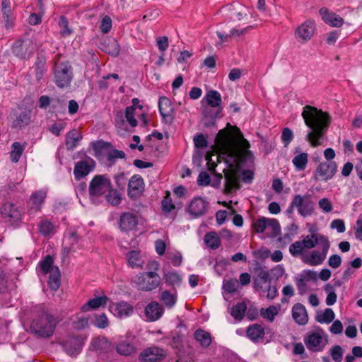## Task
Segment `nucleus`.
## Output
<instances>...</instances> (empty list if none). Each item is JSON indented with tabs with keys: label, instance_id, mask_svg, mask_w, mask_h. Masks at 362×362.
<instances>
[{
	"label": "nucleus",
	"instance_id": "nucleus-1",
	"mask_svg": "<svg viewBox=\"0 0 362 362\" xmlns=\"http://www.w3.org/2000/svg\"><path fill=\"white\" fill-rule=\"evenodd\" d=\"M301 115L305 124L310 129L305 140L313 147L322 145L331 123L330 115L311 105H305Z\"/></svg>",
	"mask_w": 362,
	"mask_h": 362
},
{
	"label": "nucleus",
	"instance_id": "nucleus-2",
	"mask_svg": "<svg viewBox=\"0 0 362 362\" xmlns=\"http://www.w3.org/2000/svg\"><path fill=\"white\" fill-rule=\"evenodd\" d=\"M227 127L230 129H223L218 131L216 144L219 153L223 156L227 163H234L238 162L240 158V147L247 149L250 147L249 142L243 138V135L240 129L236 127H232L230 123L227 124Z\"/></svg>",
	"mask_w": 362,
	"mask_h": 362
},
{
	"label": "nucleus",
	"instance_id": "nucleus-3",
	"mask_svg": "<svg viewBox=\"0 0 362 362\" xmlns=\"http://www.w3.org/2000/svg\"><path fill=\"white\" fill-rule=\"evenodd\" d=\"M36 313L30 324L31 332L37 337H50L59 322L57 317L41 305L36 308Z\"/></svg>",
	"mask_w": 362,
	"mask_h": 362
},
{
	"label": "nucleus",
	"instance_id": "nucleus-4",
	"mask_svg": "<svg viewBox=\"0 0 362 362\" xmlns=\"http://www.w3.org/2000/svg\"><path fill=\"white\" fill-rule=\"evenodd\" d=\"M147 267L155 271L140 273L134 280L137 288L144 291H151L158 287L160 284V277L156 272L159 269L158 262L153 261L148 264Z\"/></svg>",
	"mask_w": 362,
	"mask_h": 362
},
{
	"label": "nucleus",
	"instance_id": "nucleus-5",
	"mask_svg": "<svg viewBox=\"0 0 362 362\" xmlns=\"http://www.w3.org/2000/svg\"><path fill=\"white\" fill-rule=\"evenodd\" d=\"M112 184L107 175H95L90 180L88 194L91 202L98 204L103 201V196L110 189Z\"/></svg>",
	"mask_w": 362,
	"mask_h": 362
},
{
	"label": "nucleus",
	"instance_id": "nucleus-6",
	"mask_svg": "<svg viewBox=\"0 0 362 362\" xmlns=\"http://www.w3.org/2000/svg\"><path fill=\"white\" fill-rule=\"evenodd\" d=\"M54 82L58 88H63L70 86L73 79V68L66 62L56 63L53 68Z\"/></svg>",
	"mask_w": 362,
	"mask_h": 362
},
{
	"label": "nucleus",
	"instance_id": "nucleus-7",
	"mask_svg": "<svg viewBox=\"0 0 362 362\" xmlns=\"http://www.w3.org/2000/svg\"><path fill=\"white\" fill-rule=\"evenodd\" d=\"M337 172V164L334 161H324L318 163L313 172V179L316 182H327Z\"/></svg>",
	"mask_w": 362,
	"mask_h": 362
},
{
	"label": "nucleus",
	"instance_id": "nucleus-8",
	"mask_svg": "<svg viewBox=\"0 0 362 362\" xmlns=\"http://www.w3.org/2000/svg\"><path fill=\"white\" fill-rule=\"evenodd\" d=\"M35 49V45L29 38L17 40L12 46L13 54L21 59H29Z\"/></svg>",
	"mask_w": 362,
	"mask_h": 362
},
{
	"label": "nucleus",
	"instance_id": "nucleus-9",
	"mask_svg": "<svg viewBox=\"0 0 362 362\" xmlns=\"http://www.w3.org/2000/svg\"><path fill=\"white\" fill-rule=\"evenodd\" d=\"M293 204L296 206L298 214L303 217L310 216L315 206V203L312 199V195L308 193L304 195H294Z\"/></svg>",
	"mask_w": 362,
	"mask_h": 362
},
{
	"label": "nucleus",
	"instance_id": "nucleus-10",
	"mask_svg": "<svg viewBox=\"0 0 362 362\" xmlns=\"http://www.w3.org/2000/svg\"><path fill=\"white\" fill-rule=\"evenodd\" d=\"M85 339L82 335L73 334L67 336L60 342L64 351L69 356H76L82 350Z\"/></svg>",
	"mask_w": 362,
	"mask_h": 362
},
{
	"label": "nucleus",
	"instance_id": "nucleus-11",
	"mask_svg": "<svg viewBox=\"0 0 362 362\" xmlns=\"http://www.w3.org/2000/svg\"><path fill=\"white\" fill-rule=\"evenodd\" d=\"M320 244L322 246V252L314 250L311 252L309 257H305L303 262L309 265L320 264L326 258L327 254L330 247V243L327 236H322L320 238Z\"/></svg>",
	"mask_w": 362,
	"mask_h": 362
},
{
	"label": "nucleus",
	"instance_id": "nucleus-12",
	"mask_svg": "<svg viewBox=\"0 0 362 362\" xmlns=\"http://www.w3.org/2000/svg\"><path fill=\"white\" fill-rule=\"evenodd\" d=\"M315 32V23L313 20H307L300 25L295 31V37L301 44L309 41Z\"/></svg>",
	"mask_w": 362,
	"mask_h": 362
},
{
	"label": "nucleus",
	"instance_id": "nucleus-13",
	"mask_svg": "<svg viewBox=\"0 0 362 362\" xmlns=\"http://www.w3.org/2000/svg\"><path fill=\"white\" fill-rule=\"evenodd\" d=\"M145 184L142 177L134 175L128 181L127 195L130 199H136L143 194Z\"/></svg>",
	"mask_w": 362,
	"mask_h": 362
},
{
	"label": "nucleus",
	"instance_id": "nucleus-14",
	"mask_svg": "<svg viewBox=\"0 0 362 362\" xmlns=\"http://www.w3.org/2000/svg\"><path fill=\"white\" fill-rule=\"evenodd\" d=\"M165 351L159 347L152 346L144 349L139 355L141 362H158L165 358Z\"/></svg>",
	"mask_w": 362,
	"mask_h": 362
},
{
	"label": "nucleus",
	"instance_id": "nucleus-15",
	"mask_svg": "<svg viewBox=\"0 0 362 362\" xmlns=\"http://www.w3.org/2000/svg\"><path fill=\"white\" fill-rule=\"evenodd\" d=\"M47 197V192L44 190H39L33 192L27 204L28 213L29 215H35L41 210L42 204Z\"/></svg>",
	"mask_w": 362,
	"mask_h": 362
},
{
	"label": "nucleus",
	"instance_id": "nucleus-16",
	"mask_svg": "<svg viewBox=\"0 0 362 362\" xmlns=\"http://www.w3.org/2000/svg\"><path fill=\"white\" fill-rule=\"evenodd\" d=\"M95 163L91 158L76 163L74 175L75 179L80 180L88 175L95 168Z\"/></svg>",
	"mask_w": 362,
	"mask_h": 362
},
{
	"label": "nucleus",
	"instance_id": "nucleus-17",
	"mask_svg": "<svg viewBox=\"0 0 362 362\" xmlns=\"http://www.w3.org/2000/svg\"><path fill=\"white\" fill-rule=\"evenodd\" d=\"M1 214L6 221L11 223H18L21 219V211L13 203H4L1 208Z\"/></svg>",
	"mask_w": 362,
	"mask_h": 362
},
{
	"label": "nucleus",
	"instance_id": "nucleus-18",
	"mask_svg": "<svg viewBox=\"0 0 362 362\" xmlns=\"http://www.w3.org/2000/svg\"><path fill=\"white\" fill-rule=\"evenodd\" d=\"M158 108L164 122L171 124L174 121L175 111L170 99L165 96L160 97L158 101Z\"/></svg>",
	"mask_w": 362,
	"mask_h": 362
},
{
	"label": "nucleus",
	"instance_id": "nucleus-19",
	"mask_svg": "<svg viewBox=\"0 0 362 362\" xmlns=\"http://www.w3.org/2000/svg\"><path fill=\"white\" fill-rule=\"evenodd\" d=\"M209 207V203L202 197H194L190 202L187 212L193 217L198 218L204 215Z\"/></svg>",
	"mask_w": 362,
	"mask_h": 362
},
{
	"label": "nucleus",
	"instance_id": "nucleus-20",
	"mask_svg": "<svg viewBox=\"0 0 362 362\" xmlns=\"http://www.w3.org/2000/svg\"><path fill=\"white\" fill-rule=\"evenodd\" d=\"M110 310L116 317L123 318L130 316L134 311L133 306L125 301L112 303L110 305Z\"/></svg>",
	"mask_w": 362,
	"mask_h": 362
},
{
	"label": "nucleus",
	"instance_id": "nucleus-21",
	"mask_svg": "<svg viewBox=\"0 0 362 362\" xmlns=\"http://www.w3.org/2000/svg\"><path fill=\"white\" fill-rule=\"evenodd\" d=\"M138 219L136 216L131 212H124L119 220V228L124 232L133 230L136 228Z\"/></svg>",
	"mask_w": 362,
	"mask_h": 362
},
{
	"label": "nucleus",
	"instance_id": "nucleus-22",
	"mask_svg": "<svg viewBox=\"0 0 362 362\" xmlns=\"http://www.w3.org/2000/svg\"><path fill=\"white\" fill-rule=\"evenodd\" d=\"M163 313L164 309L163 306L156 301L148 303L145 308V315L150 322L159 320L163 315Z\"/></svg>",
	"mask_w": 362,
	"mask_h": 362
},
{
	"label": "nucleus",
	"instance_id": "nucleus-23",
	"mask_svg": "<svg viewBox=\"0 0 362 362\" xmlns=\"http://www.w3.org/2000/svg\"><path fill=\"white\" fill-rule=\"evenodd\" d=\"M319 12L322 20L330 26L339 28L344 23V20L341 17L335 13L330 12L327 8H320Z\"/></svg>",
	"mask_w": 362,
	"mask_h": 362
},
{
	"label": "nucleus",
	"instance_id": "nucleus-24",
	"mask_svg": "<svg viewBox=\"0 0 362 362\" xmlns=\"http://www.w3.org/2000/svg\"><path fill=\"white\" fill-rule=\"evenodd\" d=\"M46 62L47 59L45 55L38 53L32 68L37 82H40L43 78L47 72Z\"/></svg>",
	"mask_w": 362,
	"mask_h": 362
},
{
	"label": "nucleus",
	"instance_id": "nucleus-25",
	"mask_svg": "<svg viewBox=\"0 0 362 362\" xmlns=\"http://www.w3.org/2000/svg\"><path fill=\"white\" fill-rule=\"evenodd\" d=\"M31 112L30 110H23L20 112L13 113L14 117L12 120V127L16 129H22L28 125L30 122Z\"/></svg>",
	"mask_w": 362,
	"mask_h": 362
},
{
	"label": "nucleus",
	"instance_id": "nucleus-26",
	"mask_svg": "<svg viewBox=\"0 0 362 362\" xmlns=\"http://www.w3.org/2000/svg\"><path fill=\"white\" fill-rule=\"evenodd\" d=\"M223 172L226 180V190L229 192L234 189H240V177L237 172L234 170H226Z\"/></svg>",
	"mask_w": 362,
	"mask_h": 362
},
{
	"label": "nucleus",
	"instance_id": "nucleus-27",
	"mask_svg": "<svg viewBox=\"0 0 362 362\" xmlns=\"http://www.w3.org/2000/svg\"><path fill=\"white\" fill-rule=\"evenodd\" d=\"M222 112V107H212L209 105L205 107L202 114L204 119V125L206 127L214 126L216 120Z\"/></svg>",
	"mask_w": 362,
	"mask_h": 362
},
{
	"label": "nucleus",
	"instance_id": "nucleus-28",
	"mask_svg": "<svg viewBox=\"0 0 362 362\" xmlns=\"http://www.w3.org/2000/svg\"><path fill=\"white\" fill-rule=\"evenodd\" d=\"M292 317L294 321L300 325H305L308 321V316L305 307L299 303H296L293 306Z\"/></svg>",
	"mask_w": 362,
	"mask_h": 362
},
{
	"label": "nucleus",
	"instance_id": "nucleus-29",
	"mask_svg": "<svg viewBox=\"0 0 362 362\" xmlns=\"http://www.w3.org/2000/svg\"><path fill=\"white\" fill-rule=\"evenodd\" d=\"M322 341V336L319 333L313 332L304 339L305 344L311 351H322L323 346H321Z\"/></svg>",
	"mask_w": 362,
	"mask_h": 362
},
{
	"label": "nucleus",
	"instance_id": "nucleus-30",
	"mask_svg": "<svg viewBox=\"0 0 362 362\" xmlns=\"http://www.w3.org/2000/svg\"><path fill=\"white\" fill-rule=\"evenodd\" d=\"M39 233L45 237H51L55 233V226L52 222L47 219H42L38 223Z\"/></svg>",
	"mask_w": 362,
	"mask_h": 362
},
{
	"label": "nucleus",
	"instance_id": "nucleus-31",
	"mask_svg": "<svg viewBox=\"0 0 362 362\" xmlns=\"http://www.w3.org/2000/svg\"><path fill=\"white\" fill-rule=\"evenodd\" d=\"M82 139L81 134L76 130L73 129L69 132L66 136L65 145L69 151L73 150L77 144V142Z\"/></svg>",
	"mask_w": 362,
	"mask_h": 362
},
{
	"label": "nucleus",
	"instance_id": "nucleus-32",
	"mask_svg": "<svg viewBox=\"0 0 362 362\" xmlns=\"http://www.w3.org/2000/svg\"><path fill=\"white\" fill-rule=\"evenodd\" d=\"M91 344L94 349L99 353L108 352L112 347L110 341L105 337H98L94 339L92 341Z\"/></svg>",
	"mask_w": 362,
	"mask_h": 362
},
{
	"label": "nucleus",
	"instance_id": "nucleus-33",
	"mask_svg": "<svg viewBox=\"0 0 362 362\" xmlns=\"http://www.w3.org/2000/svg\"><path fill=\"white\" fill-rule=\"evenodd\" d=\"M117 352L122 356H128L136 352L135 346L127 340L119 341L116 347Z\"/></svg>",
	"mask_w": 362,
	"mask_h": 362
},
{
	"label": "nucleus",
	"instance_id": "nucleus-34",
	"mask_svg": "<svg viewBox=\"0 0 362 362\" xmlns=\"http://www.w3.org/2000/svg\"><path fill=\"white\" fill-rule=\"evenodd\" d=\"M160 300L167 308L171 309L177 303V293L175 291L172 293L169 291H163L160 293Z\"/></svg>",
	"mask_w": 362,
	"mask_h": 362
},
{
	"label": "nucleus",
	"instance_id": "nucleus-35",
	"mask_svg": "<svg viewBox=\"0 0 362 362\" xmlns=\"http://www.w3.org/2000/svg\"><path fill=\"white\" fill-rule=\"evenodd\" d=\"M107 300V298L105 296L94 298L83 305L81 309L83 312L89 311L90 309H97L101 305H105Z\"/></svg>",
	"mask_w": 362,
	"mask_h": 362
},
{
	"label": "nucleus",
	"instance_id": "nucleus-36",
	"mask_svg": "<svg viewBox=\"0 0 362 362\" xmlns=\"http://www.w3.org/2000/svg\"><path fill=\"white\" fill-rule=\"evenodd\" d=\"M247 337L252 341H257L264 336V330L262 325L254 324L248 327L247 329Z\"/></svg>",
	"mask_w": 362,
	"mask_h": 362
},
{
	"label": "nucleus",
	"instance_id": "nucleus-37",
	"mask_svg": "<svg viewBox=\"0 0 362 362\" xmlns=\"http://www.w3.org/2000/svg\"><path fill=\"white\" fill-rule=\"evenodd\" d=\"M205 99L207 102L208 105L216 108L221 107V96L219 92H218L217 90H209L206 93Z\"/></svg>",
	"mask_w": 362,
	"mask_h": 362
},
{
	"label": "nucleus",
	"instance_id": "nucleus-38",
	"mask_svg": "<svg viewBox=\"0 0 362 362\" xmlns=\"http://www.w3.org/2000/svg\"><path fill=\"white\" fill-rule=\"evenodd\" d=\"M194 335L195 339L199 342L202 346L209 347L211 345V337L208 332L199 329L195 331Z\"/></svg>",
	"mask_w": 362,
	"mask_h": 362
},
{
	"label": "nucleus",
	"instance_id": "nucleus-39",
	"mask_svg": "<svg viewBox=\"0 0 362 362\" xmlns=\"http://www.w3.org/2000/svg\"><path fill=\"white\" fill-rule=\"evenodd\" d=\"M48 285L52 291L59 289L61 285V274L59 268H53L49 273Z\"/></svg>",
	"mask_w": 362,
	"mask_h": 362
},
{
	"label": "nucleus",
	"instance_id": "nucleus-40",
	"mask_svg": "<svg viewBox=\"0 0 362 362\" xmlns=\"http://www.w3.org/2000/svg\"><path fill=\"white\" fill-rule=\"evenodd\" d=\"M280 308V305L277 306L269 305L267 308H262L260 310V315L263 318L267 319L269 322H273L275 317L279 314Z\"/></svg>",
	"mask_w": 362,
	"mask_h": 362
},
{
	"label": "nucleus",
	"instance_id": "nucleus-41",
	"mask_svg": "<svg viewBox=\"0 0 362 362\" xmlns=\"http://www.w3.org/2000/svg\"><path fill=\"white\" fill-rule=\"evenodd\" d=\"M204 243L207 247L216 250L221 245L220 237L216 232H209L204 236Z\"/></svg>",
	"mask_w": 362,
	"mask_h": 362
},
{
	"label": "nucleus",
	"instance_id": "nucleus-42",
	"mask_svg": "<svg viewBox=\"0 0 362 362\" xmlns=\"http://www.w3.org/2000/svg\"><path fill=\"white\" fill-rule=\"evenodd\" d=\"M103 50L113 57H117L119 54L120 46L115 39L112 38L109 39L106 44H104Z\"/></svg>",
	"mask_w": 362,
	"mask_h": 362
},
{
	"label": "nucleus",
	"instance_id": "nucleus-43",
	"mask_svg": "<svg viewBox=\"0 0 362 362\" xmlns=\"http://www.w3.org/2000/svg\"><path fill=\"white\" fill-rule=\"evenodd\" d=\"M335 317V314L332 309L326 308L323 313H318L315 317V320L321 323L329 324Z\"/></svg>",
	"mask_w": 362,
	"mask_h": 362
},
{
	"label": "nucleus",
	"instance_id": "nucleus-44",
	"mask_svg": "<svg viewBox=\"0 0 362 362\" xmlns=\"http://www.w3.org/2000/svg\"><path fill=\"white\" fill-rule=\"evenodd\" d=\"M165 284L173 287L180 285L182 282L181 276L176 272H170L163 275Z\"/></svg>",
	"mask_w": 362,
	"mask_h": 362
},
{
	"label": "nucleus",
	"instance_id": "nucleus-45",
	"mask_svg": "<svg viewBox=\"0 0 362 362\" xmlns=\"http://www.w3.org/2000/svg\"><path fill=\"white\" fill-rule=\"evenodd\" d=\"M246 310V304L243 302L238 303L232 308L230 314L235 320L240 321L244 317Z\"/></svg>",
	"mask_w": 362,
	"mask_h": 362
},
{
	"label": "nucleus",
	"instance_id": "nucleus-46",
	"mask_svg": "<svg viewBox=\"0 0 362 362\" xmlns=\"http://www.w3.org/2000/svg\"><path fill=\"white\" fill-rule=\"evenodd\" d=\"M323 235H317L316 234H312L310 235L305 236L301 241L304 249H311L315 247L318 243L320 244V238Z\"/></svg>",
	"mask_w": 362,
	"mask_h": 362
},
{
	"label": "nucleus",
	"instance_id": "nucleus-47",
	"mask_svg": "<svg viewBox=\"0 0 362 362\" xmlns=\"http://www.w3.org/2000/svg\"><path fill=\"white\" fill-rule=\"evenodd\" d=\"M105 199L112 206H117L122 201V195L117 189L111 187L110 189L105 194Z\"/></svg>",
	"mask_w": 362,
	"mask_h": 362
},
{
	"label": "nucleus",
	"instance_id": "nucleus-48",
	"mask_svg": "<svg viewBox=\"0 0 362 362\" xmlns=\"http://www.w3.org/2000/svg\"><path fill=\"white\" fill-rule=\"evenodd\" d=\"M308 153H301L297 156H296L293 160L292 163L294 166L298 170H304L306 168L308 163Z\"/></svg>",
	"mask_w": 362,
	"mask_h": 362
},
{
	"label": "nucleus",
	"instance_id": "nucleus-49",
	"mask_svg": "<svg viewBox=\"0 0 362 362\" xmlns=\"http://www.w3.org/2000/svg\"><path fill=\"white\" fill-rule=\"evenodd\" d=\"M54 260L50 255L46 256L40 262V271L44 274H49L52 272L53 268H58V267L53 265Z\"/></svg>",
	"mask_w": 362,
	"mask_h": 362
},
{
	"label": "nucleus",
	"instance_id": "nucleus-50",
	"mask_svg": "<svg viewBox=\"0 0 362 362\" xmlns=\"http://www.w3.org/2000/svg\"><path fill=\"white\" fill-rule=\"evenodd\" d=\"M58 25L60 28V35L62 37H65L73 33V30L69 26L68 19L64 16H62L59 18Z\"/></svg>",
	"mask_w": 362,
	"mask_h": 362
},
{
	"label": "nucleus",
	"instance_id": "nucleus-51",
	"mask_svg": "<svg viewBox=\"0 0 362 362\" xmlns=\"http://www.w3.org/2000/svg\"><path fill=\"white\" fill-rule=\"evenodd\" d=\"M24 151V146L19 142H14L12 144V151L10 153V158L12 162L17 163Z\"/></svg>",
	"mask_w": 362,
	"mask_h": 362
},
{
	"label": "nucleus",
	"instance_id": "nucleus-52",
	"mask_svg": "<svg viewBox=\"0 0 362 362\" xmlns=\"http://www.w3.org/2000/svg\"><path fill=\"white\" fill-rule=\"evenodd\" d=\"M139 252L136 250H132L127 254V261L129 264L132 267H141L142 261L139 257Z\"/></svg>",
	"mask_w": 362,
	"mask_h": 362
},
{
	"label": "nucleus",
	"instance_id": "nucleus-53",
	"mask_svg": "<svg viewBox=\"0 0 362 362\" xmlns=\"http://www.w3.org/2000/svg\"><path fill=\"white\" fill-rule=\"evenodd\" d=\"M270 230L269 235L275 238L279 235L281 232V227L279 221L275 218H269L268 220L267 228Z\"/></svg>",
	"mask_w": 362,
	"mask_h": 362
},
{
	"label": "nucleus",
	"instance_id": "nucleus-54",
	"mask_svg": "<svg viewBox=\"0 0 362 362\" xmlns=\"http://www.w3.org/2000/svg\"><path fill=\"white\" fill-rule=\"evenodd\" d=\"M93 325L99 329H105L109 325L108 319L105 314H95L94 315Z\"/></svg>",
	"mask_w": 362,
	"mask_h": 362
},
{
	"label": "nucleus",
	"instance_id": "nucleus-55",
	"mask_svg": "<svg viewBox=\"0 0 362 362\" xmlns=\"http://www.w3.org/2000/svg\"><path fill=\"white\" fill-rule=\"evenodd\" d=\"M333 290L334 287L330 284L325 285V291L328 293L326 298V304L327 305H332L337 301V296L335 292L333 291Z\"/></svg>",
	"mask_w": 362,
	"mask_h": 362
},
{
	"label": "nucleus",
	"instance_id": "nucleus-56",
	"mask_svg": "<svg viewBox=\"0 0 362 362\" xmlns=\"http://www.w3.org/2000/svg\"><path fill=\"white\" fill-rule=\"evenodd\" d=\"M239 286V282L237 279H229L224 281L223 284V289L228 293H235Z\"/></svg>",
	"mask_w": 362,
	"mask_h": 362
},
{
	"label": "nucleus",
	"instance_id": "nucleus-57",
	"mask_svg": "<svg viewBox=\"0 0 362 362\" xmlns=\"http://www.w3.org/2000/svg\"><path fill=\"white\" fill-rule=\"evenodd\" d=\"M329 354L335 362H341L342 361L344 350L341 346L335 345L330 349Z\"/></svg>",
	"mask_w": 362,
	"mask_h": 362
},
{
	"label": "nucleus",
	"instance_id": "nucleus-58",
	"mask_svg": "<svg viewBox=\"0 0 362 362\" xmlns=\"http://www.w3.org/2000/svg\"><path fill=\"white\" fill-rule=\"evenodd\" d=\"M269 218L261 217L253 223V227L257 233H264L268 226Z\"/></svg>",
	"mask_w": 362,
	"mask_h": 362
},
{
	"label": "nucleus",
	"instance_id": "nucleus-59",
	"mask_svg": "<svg viewBox=\"0 0 362 362\" xmlns=\"http://www.w3.org/2000/svg\"><path fill=\"white\" fill-rule=\"evenodd\" d=\"M136 108L134 106H128L125 110V117L129 124L135 127L137 125V120L134 117Z\"/></svg>",
	"mask_w": 362,
	"mask_h": 362
},
{
	"label": "nucleus",
	"instance_id": "nucleus-60",
	"mask_svg": "<svg viewBox=\"0 0 362 362\" xmlns=\"http://www.w3.org/2000/svg\"><path fill=\"white\" fill-rule=\"evenodd\" d=\"M304 250L301 241H296L289 246V252L293 257L302 255Z\"/></svg>",
	"mask_w": 362,
	"mask_h": 362
},
{
	"label": "nucleus",
	"instance_id": "nucleus-61",
	"mask_svg": "<svg viewBox=\"0 0 362 362\" xmlns=\"http://www.w3.org/2000/svg\"><path fill=\"white\" fill-rule=\"evenodd\" d=\"M125 156L126 154L123 151L113 149L107 153V159L109 162L114 163L117 158L123 159Z\"/></svg>",
	"mask_w": 362,
	"mask_h": 362
},
{
	"label": "nucleus",
	"instance_id": "nucleus-62",
	"mask_svg": "<svg viewBox=\"0 0 362 362\" xmlns=\"http://www.w3.org/2000/svg\"><path fill=\"white\" fill-rule=\"evenodd\" d=\"M293 139V133L292 130L288 127L284 128L281 134V141L284 146H288V145L292 141Z\"/></svg>",
	"mask_w": 362,
	"mask_h": 362
},
{
	"label": "nucleus",
	"instance_id": "nucleus-63",
	"mask_svg": "<svg viewBox=\"0 0 362 362\" xmlns=\"http://www.w3.org/2000/svg\"><path fill=\"white\" fill-rule=\"evenodd\" d=\"M114 178L117 187L122 190H124L127 182V177L126 174L124 173H120L115 175Z\"/></svg>",
	"mask_w": 362,
	"mask_h": 362
},
{
	"label": "nucleus",
	"instance_id": "nucleus-64",
	"mask_svg": "<svg viewBox=\"0 0 362 362\" xmlns=\"http://www.w3.org/2000/svg\"><path fill=\"white\" fill-rule=\"evenodd\" d=\"M92 148L94 150L95 155L100 154L102 151L106 148H107L109 146H110V144L108 142H105L103 141H97L95 142H93L91 144Z\"/></svg>",
	"mask_w": 362,
	"mask_h": 362
}]
</instances>
